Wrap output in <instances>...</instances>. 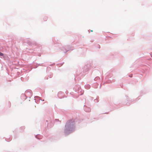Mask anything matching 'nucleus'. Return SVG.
Segmentation results:
<instances>
[{
	"instance_id": "nucleus-2",
	"label": "nucleus",
	"mask_w": 152,
	"mask_h": 152,
	"mask_svg": "<svg viewBox=\"0 0 152 152\" xmlns=\"http://www.w3.org/2000/svg\"><path fill=\"white\" fill-rule=\"evenodd\" d=\"M91 31L92 32V31H93L91 30Z\"/></svg>"
},
{
	"instance_id": "nucleus-1",
	"label": "nucleus",
	"mask_w": 152,
	"mask_h": 152,
	"mask_svg": "<svg viewBox=\"0 0 152 152\" xmlns=\"http://www.w3.org/2000/svg\"><path fill=\"white\" fill-rule=\"evenodd\" d=\"M4 55V54L0 52V56H3Z\"/></svg>"
}]
</instances>
